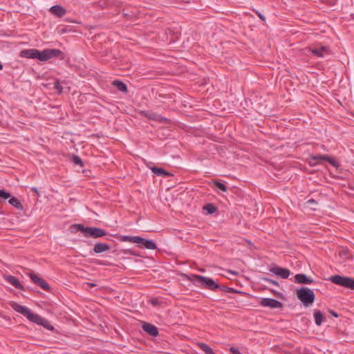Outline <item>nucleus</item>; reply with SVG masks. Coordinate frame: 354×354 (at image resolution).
Wrapping results in <instances>:
<instances>
[{
  "instance_id": "1",
  "label": "nucleus",
  "mask_w": 354,
  "mask_h": 354,
  "mask_svg": "<svg viewBox=\"0 0 354 354\" xmlns=\"http://www.w3.org/2000/svg\"><path fill=\"white\" fill-rule=\"evenodd\" d=\"M20 57L30 59H37L41 62H46L51 58L59 57L63 59L64 53L55 48H46L39 50L36 48L25 49L20 52Z\"/></svg>"
},
{
  "instance_id": "2",
  "label": "nucleus",
  "mask_w": 354,
  "mask_h": 354,
  "mask_svg": "<svg viewBox=\"0 0 354 354\" xmlns=\"http://www.w3.org/2000/svg\"><path fill=\"white\" fill-rule=\"evenodd\" d=\"M296 295L298 299L306 307L311 306L315 299V295L313 290L307 287H301L297 289Z\"/></svg>"
},
{
  "instance_id": "3",
  "label": "nucleus",
  "mask_w": 354,
  "mask_h": 354,
  "mask_svg": "<svg viewBox=\"0 0 354 354\" xmlns=\"http://www.w3.org/2000/svg\"><path fill=\"white\" fill-rule=\"evenodd\" d=\"M74 227L78 230L84 234L85 236H90L92 238H100L106 235V232L101 228L96 227H84L82 224L75 225Z\"/></svg>"
},
{
  "instance_id": "4",
  "label": "nucleus",
  "mask_w": 354,
  "mask_h": 354,
  "mask_svg": "<svg viewBox=\"0 0 354 354\" xmlns=\"http://www.w3.org/2000/svg\"><path fill=\"white\" fill-rule=\"evenodd\" d=\"M330 281L344 288L354 290V278L337 274L332 276Z\"/></svg>"
},
{
  "instance_id": "5",
  "label": "nucleus",
  "mask_w": 354,
  "mask_h": 354,
  "mask_svg": "<svg viewBox=\"0 0 354 354\" xmlns=\"http://www.w3.org/2000/svg\"><path fill=\"white\" fill-rule=\"evenodd\" d=\"M193 277H194L198 282L203 285L205 288L210 290H215L218 287H220V285H218L211 278L197 274H194Z\"/></svg>"
},
{
  "instance_id": "6",
  "label": "nucleus",
  "mask_w": 354,
  "mask_h": 354,
  "mask_svg": "<svg viewBox=\"0 0 354 354\" xmlns=\"http://www.w3.org/2000/svg\"><path fill=\"white\" fill-rule=\"evenodd\" d=\"M11 306L15 311L23 315L24 316L27 317L31 322L32 321L35 316L36 315V313H32L26 306H21L17 303H13Z\"/></svg>"
},
{
  "instance_id": "7",
  "label": "nucleus",
  "mask_w": 354,
  "mask_h": 354,
  "mask_svg": "<svg viewBox=\"0 0 354 354\" xmlns=\"http://www.w3.org/2000/svg\"><path fill=\"white\" fill-rule=\"evenodd\" d=\"M28 276L30 277V279L34 283L37 284L46 291H50V286L44 279H43L42 278H41L40 277H39L37 274H35L32 272H30L28 274Z\"/></svg>"
},
{
  "instance_id": "8",
  "label": "nucleus",
  "mask_w": 354,
  "mask_h": 354,
  "mask_svg": "<svg viewBox=\"0 0 354 354\" xmlns=\"http://www.w3.org/2000/svg\"><path fill=\"white\" fill-rule=\"evenodd\" d=\"M260 305L263 307H268L272 309L283 308V304L281 302L272 298H262L260 301Z\"/></svg>"
},
{
  "instance_id": "9",
  "label": "nucleus",
  "mask_w": 354,
  "mask_h": 354,
  "mask_svg": "<svg viewBox=\"0 0 354 354\" xmlns=\"http://www.w3.org/2000/svg\"><path fill=\"white\" fill-rule=\"evenodd\" d=\"M136 243L138 244L140 248H144L149 250H155L156 248V244L153 241L146 239L138 236Z\"/></svg>"
},
{
  "instance_id": "10",
  "label": "nucleus",
  "mask_w": 354,
  "mask_h": 354,
  "mask_svg": "<svg viewBox=\"0 0 354 354\" xmlns=\"http://www.w3.org/2000/svg\"><path fill=\"white\" fill-rule=\"evenodd\" d=\"M32 322L44 326L45 328L49 330H55V328L51 325L48 320H47L44 317H41L38 314H36Z\"/></svg>"
},
{
  "instance_id": "11",
  "label": "nucleus",
  "mask_w": 354,
  "mask_h": 354,
  "mask_svg": "<svg viewBox=\"0 0 354 354\" xmlns=\"http://www.w3.org/2000/svg\"><path fill=\"white\" fill-rule=\"evenodd\" d=\"M270 271L272 273H273V274L280 277L281 279H288L290 274V272L289 270H288L286 268L278 267V266L271 268L270 269Z\"/></svg>"
},
{
  "instance_id": "12",
  "label": "nucleus",
  "mask_w": 354,
  "mask_h": 354,
  "mask_svg": "<svg viewBox=\"0 0 354 354\" xmlns=\"http://www.w3.org/2000/svg\"><path fill=\"white\" fill-rule=\"evenodd\" d=\"M3 278L8 283L12 285L15 288L20 290H25L24 286L20 283V281L16 277L12 275H4Z\"/></svg>"
},
{
  "instance_id": "13",
  "label": "nucleus",
  "mask_w": 354,
  "mask_h": 354,
  "mask_svg": "<svg viewBox=\"0 0 354 354\" xmlns=\"http://www.w3.org/2000/svg\"><path fill=\"white\" fill-rule=\"evenodd\" d=\"M142 328L143 329L144 331H145L152 337H157L159 334L158 328L154 325L147 322L143 323Z\"/></svg>"
},
{
  "instance_id": "14",
  "label": "nucleus",
  "mask_w": 354,
  "mask_h": 354,
  "mask_svg": "<svg viewBox=\"0 0 354 354\" xmlns=\"http://www.w3.org/2000/svg\"><path fill=\"white\" fill-rule=\"evenodd\" d=\"M314 280L306 274H297L295 276V282L300 284H311Z\"/></svg>"
},
{
  "instance_id": "15",
  "label": "nucleus",
  "mask_w": 354,
  "mask_h": 354,
  "mask_svg": "<svg viewBox=\"0 0 354 354\" xmlns=\"http://www.w3.org/2000/svg\"><path fill=\"white\" fill-rule=\"evenodd\" d=\"M110 245L106 243L98 242L96 243L93 248V250L96 254H100L110 250Z\"/></svg>"
},
{
  "instance_id": "16",
  "label": "nucleus",
  "mask_w": 354,
  "mask_h": 354,
  "mask_svg": "<svg viewBox=\"0 0 354 354\" xmlns=\"http://www.w3.org/2000/svg\"><path fill=\"white\" fill-rule=\"evenodd\" d=\"M311 53L318 57H323L328 53V48L324 46L310 48Z\"/></svg>"
},
{
  "instance_id": "17",
  "label": "nucleus",
  "mask_w": 354,
  "mask_h": 354,
  "mask_svg": "<svg viewBox=\"0 0 354 354\" xmlns=\"http://www.w3.org/2000/svg\"><path fill=\"white\" fill-rule=\"evenodd\" d=\"M141 114H142V115H143L150 120H156V121H164L166 120L161 115H160L157 113H153L151 111H142Z\"/></svg>"
},
{
  "instance_id": "18",
  "label": "nucleus",
  "mask_w": 354,
  "mask_h": 354,
  "mask_svg": "<svg viewBox=\"0 0 354 354\" xmlns=\"http://www.w3.org/2000/svg\"><path fill=\"white\" fill-rule=\"evenodd\" d=\"M50 12L58 17H62L66 14V10L62 6L55 5L50 8Z\"/></svg>"
},
{
  "instance_id": "19",
  "label": "nucleus",
  "mask_w": 354,
  "mask_h": 354,
  "mask_svg": "<svg viewBox=\"0 0 354 354\" xmlns=\"http://www.w3.org/2000/svg\"><path fill=\"white\" fill-rule=\"evenodd\" d=\"M327 155H313L310 157L309 164L311 166H315L320 161H326Z\"/></svg>"
},
{
  "instance_id": "20",
  "label": "nucleus",
  "mask_w": 354,
  "mask_h": 354,
  "mask_svg": "<svg viewBox=\"0 0 354 354\" xmlns=\"http://www.w3.org/2000/svg\"><path fill=\"white\" fill-rule=\"evenodd\" d=\"M313 316L317 326H321L324 320V315L317 309L314 310Z\"/></svg>"
},
{
  "instance_id": "21",
  "label": "nucleus",
  "mask_w": 354,
  "mask_h": 354,
  "mask_svg": "<svg viewBox=\"0 0 354 354\" xmlns=\"http://www.w3.org/2000/svg\"><path fill=\"white\" fill-rule=\"evenodd\" d=\"M151 170L153 174L159 176L166 177L171 175L169 172L160 167H153L151 168Z\"/></svg>"
},
{
  "instance_id": "22",
  "label": "nucleus",
  "mask_w": 354,
  "mask_h": 354,
  "mask_svg": "<svg viewBox=\"0 0 354 354\" xmlns=\"http://www.w3.org/2000/svg\"><path fill=\"white\" fill-rule=\"evenodd\" d=\"M113 85L120 91L127 93L128 91L127 85L122 81L115 80Z\"/></svg>"
},
{
  "instance_id": "23",
  "label": "nucleus",
  "mask_w": 354,
  "mask_h": 354,
  "mask_svg": "<svg viewBox=\"0 0 354 354\" xmlns=\"http://www.w3.org/2000/svg\"><path fill=\"white\" fill-rule=\"evenodd\" d=\"M8 203L10 205L14 206L19 210H23L24 207L19 200L16 197H10V198L8 201Z\"/></svg>"
},
{
  "instance_id": "24",
  "label": "nucleus",
  "mask_w": 354,
  "mask_h": 354,
  "mask_svg": "<svg viewBox=\"0 0 354 354\" xmlns=\"http://www.w3.org/2000/svg\"><path fill=\"white\" fill-rule=\"evenodd\" d=\"M203 210L209 214H212L216 212L217 207L212 203H207L203 206Z\"/></svg>"
},
{
  "instance_id": "25",
  "label": "nucleus",
  "mask_w": 354,
  "mask_h": 354,
  "mask_svg": "<svg viewBox=\"0 0 354 354\" xmlns=\"http://www.w3.org/2000/svg\"><path fill=\"white\" fill-rule=\"evenodd\" d=\"M137 237L138 236H131L127 235H120L118 236V239L120 241L122 242L129 241L133 243H136Z\"/></svg>"
},
{
  "instance_id": "26",
  "label": "nucleus",
  "mask_w": 354,
  "mask_h": 354,
  "mask_svg": "<svg viewBox=\"0 0 354 354\" xmlns=\"http://www.w3.org/2000/svg\"><path fill=\"white\" fill-rule=\"evenodd\" d=\"M198 346L206 354H214L213 350L207 344L199 343Z\"/></svg>"
},
{
  "instance_id": "27",
  "label": "nucleus",
  "mask_w": 354,
  "mask_h": 354,
  "mask_svg": "<svg viewBox=\"0 0 354 354\" xmlns=\"http://www.w3.org/2000/svg\"><path fill=\"white\" fill-rule=\"evenodd\" d=\"M218 288H219L223 292L228 293H243V292L236 290L234 288L227 287L226 286H220V287H218Z\"/></svg>"
},
{
  "instance_id": "28",
  "label": "nucleus",
  "mask_w": 354,
  "mask_h": 354,
  "mask_svg": "<svg viewBox=\"0 0 354 354\" xmlns=\"http://www.w3.org/2000/svg\"><path fill=\"white\" fill-rule=\"evenodd\" d=\"M213 183L221 191H222L223 192H226L227 191V187L223 183L220 182L219 180H216L213 182Z\"/></svg>"
},
{
  "instance_id": "29",
  "label": "nucleus",
  "mask_w": 354,
  "mask_h": 354,
  "mask_svg": "<svg viewBox=\"0 0 354 354\" xmlns=\"http://www.w3.org/2000/svg\"><path fill=\"white\" fill-rule=\"evenodd\" d=\"M306 204L312 210L315 211L317 209V202L315 200L310 198L306 201Z\"/></svg>"
},
{
  "instance_id": "30",
  "label": "nucleus",
  "mask_w": 354,
  "mask_h": 354,
  "mask_svg": "<svg viewBox=\"0 0 354 354\" xmlns=\"http://www.w3.org/2000/svg\"><path fill=\"white\" fill-rule=\"evenodd\" d=\"M121 252L124 254H130L135 257H141L136 251L132 249L122 250Z\"/></svg>"
},
{
  "instance_id": "31",
  "label": "nucleus",
  "mask_w": 354,
  "mask_h": 354,
  "mask_svg": "<svg viewBox=\"0 0 354 354\" xmlns=\"http://www.w3.org/2000/svg\"><path fill=\"white\" fill-rule=\"evenodd\" d=\"M73 162L76 165H80V167L84 166V163H83L82 159L78 156H76V155L73 156Z\"/></svg>"
},
{
  "instance_id": "32",
  "label": "nucleus",
  "mask_w": 354,
  "mask_h": 354,
  "mask_svg": "<svg viewBox=\"0 0 354 354\" xmlns=\"http://www.w3.org/2000/svg\"><path fill=\"white\" fill-rule=\"evenodd\" d=\"M326 158H327L326 159V161L328 162L331 165H333L335 167H339V163L334 158L328 156V155Z\"/></svg>"
},
{
  "instance_id": "33",
  "label": "nucleus",
  "mask_w": 354,
  "mask_h": 354,
  "mask_svg": "<svg viewBox=\"0 0 354 354\" xmlns=\"http://www.w3.org/2000/svg\"><path fill=\"white\" fill-rule=\"evenodd\" d=\"M54 88L57 91L59 94L62 93V86L58 80H56L54 82Z\"/></svg>"
},
{
  "instance_id": "34",
  "label": "nucleus",
  "mask_w": 354,
  "mask_h": 354,
  "mask_svg": "<svg viewBox=\"0 0 354 354\" xmlns=\"http://www.w3.org/2000/svg\"><path fill=\"white\" fill-rule=\"evenodd\" d=\"M11 195L10 193L6 192L3 189H0V198L3 199L10 198Z\"/></svg>"
},
{
  "instance_id": "35",
  "label": "nucleus",
  "mask_w": 354,
  "mask_h": 354,
  "mask_svg": "<svg viewBox=\"0 0 354 354\" xmlns=\"http://www.w3.org/2000/svg\"><path fill=\"white\" fill-rule=\"evenodd\" d=\"M262 279L264 281H266L269 283H271L274 286H279V283L277 281H274L273 279H271L270 278H268V277H263Z\"/></svg>"
},
{
  "instance_id": "36",
  "label": "nucleus",
  "mask_w": 354,
  "mask_h": 354,
  "mask_svg": "<svg viewBox=\"0 0 354 354\" xmlns=\"http://www.w3.org/2000/svg\"><path fill=\"white\" fill-rule=\"evenodd\" d=\"M230 350L231 353H232L234 354H241V353L239 351V350L234 347L230 348Z\"/></svg>"
},
{
  "instance_id": "37",
  "label": "nucleus",
  "mask_w": 354,
  "mask_h": 354,
  "mask_svg": "<svg viewBox=\"0 0 354 354\" xmlns=\"http://www.w3.org/2000/svg\"><path fill=\"white\" fill-rule=\"evenodd\" d=\"M257 15H258V17L263 21H266V17H264V15H263L261 12L257 11L256 12Z\"/></svg>"
},
{
  "instance_id": "38",
  "label": "nucleus",
  "mask_w": 354,
  "mask_h": 354,
  "mask_svg": "<svg viewBox=\"0 0 354 354\" xmlns=\"http://www.w3.org/2000/svg\"><path fill=\"white\" fill-rule=\"evenodd\" d=\"M151 303L153 305V306H156L157 304H158V301L156 299H151Z\"/></svg>"
},
{
  "instance_id": "39",
  "label": "nucleus",
  "mask_w": 354,
  "mask_h": 354,
  "mask_svg": "<svg viewBox=\"0 0 354 354\" xmlns=\"http://www.w3.org/2000/svg\"><path fill=\"white\" fill-rule=\"evenodd\" d=\"M330 313H331L332 315L334 316L335 317H338V314L336 312L331 311Z\"/></svg>"
},
{
  "instance_id": "40",
  "label": "nucleus",
  "mask_w": 354,
  "mask_h": 354,
  "mask_svg": "<svg viewBox=\"0 0 354 354\" xmlns=\"http://www.w3.org/2000/svg\"><path fill=\"white\" fill-rule=\"evenodd\" d=\"M31 189H32V191L35 192L37 194H39L38 190L36 187H32Z\"/></svg>"
},
{
  "instance_id": "41",
  "label": "nucleus",
  "mask_w": 354,
  "mask_h": 354,
  "mask_svg": "<svg viewBox=\"0 0 354 354\" xmlns=\"http://www.w3.org/2000/svg\"><path fill=\"white\" fill-rule=\"evenodd\" d=\"M270 291H271L273 294H274V295H278V294H279L277 291H275V290H270Z\"/></svg>"
},
{
  "instance_id": "42",
  "label": "nucleus",
  "mask_w": 354,
  "mask_h": 354,
  "mask_svg": "<svg viewBox=\"0 0 354 354\" xmlns=\"http://www.w3.org/2000/svg\"><path fill=\"white\" fill-rule=\"evenodd\" d=\"M230 272H231L232 274H237V272H236L230 271Z\"/></svg>"
},
{
  "instance_id": "43",
  "label": "nucleus",
  "mask_w": 354,
  "mask_h": 354,
  "mask_svg": "<svg viewBox=\"0 0 354 354\" xmlns=\"http://www.w3.org/2000/svg\"><path fill=\"white\" fill-rule=\"evenodd\" d=\"M3 68V65L0 63V70Z\"/></svg>"
}]
</instances>
